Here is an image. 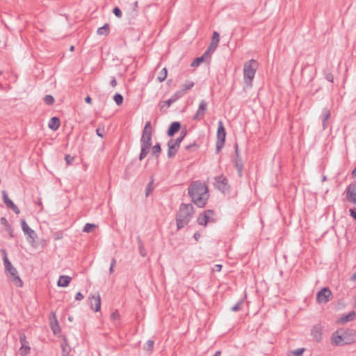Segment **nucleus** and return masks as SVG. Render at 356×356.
<instances>
[{
	"label": "nucleus",
	"mask_w": 356,
	"mask_h": 356,
	"mask_svg": "<svg viewBox=\"0 0 356 356\" xmlns=\"http://www.w3.org/2000/svg\"><path fill=\"white\" fill-rule=\"evenodd\" d=\"M182 92H176L170 99L165 102L159 103L160 109L161 111L166 110L170 105L181 97Z\"/></svg>",
	"instance_id": "obj_13"
},
{
	"label": "nucleus",
	"mask_w": 356,
	"mask_h": 356,
	"mask_svg": "<svg viewBox=\"0 0 356 356\" xmlns=\"http://www.w3.org/2000/svg\"><path fill=\"white\" fill-rule=\"evenodd\" d=\"M152 181L150 183H149L146 187V196H148L150 193L152 191V188H151V185L152 184Z\"/></svg>",
	"instance_id": "obj_49"
},
{
	"label": "nucleus",
	"mask_w": 356,
	"mask_h": 356,
	"mask_svg": "<svg viewBox=\"0 0 356 356\" xmlns=\"http://www.w3.org/2000/svg\"><path fill=\"white\" fill-rule=\"evenodd\" d=\"M311 335L313 337V340L317 343H319L322 340V332L321 327L317 325H314L311 330Z\"/></svg>",
	"instance_id": "obj_19"
},
{
	"label": "nucleus",
	"mask_w": 356,
	"mask_h": 356,
	"mask_svg": "<svg viewBox=\"0 0 356 356\" xmlns=\"http://www.w3.org/2000/svg\"><path fill=\"white\" fill-rule=\"evenodd\" d=\"M193 216V207L191 204H181L176 215L177 229L184 227L190 222Z\"/></svg>",
	"instance_id": "obj_2"
},
{
	"label": "nucleus",
	"mask_w": 356,
	"mask_h": 356,
	"mask_svg": "<svg viewBox=\"0 0 356 356\" xmlns=\"http://www.w3.org/2000/svg\"><path fill=\"white\" fill-rule=\"evenodd\" d=\"M154 341L153 340L149 339L146 342V344L144 346V349L147 351L152 352L154 348Z\"/></svg>",
	"instance_id": "obj_33"
},
{
	"label": "nucleus",
	"mask_w": 356,
	"mask_h": 356,
	"mask_svg": "<svg viewBox=\"0 0 356 356\" xmlns=\"http://www.w3.org/2000/svg\"><path fill=\"white\" fill-rule=\"evenodd\" d=\"M19 341H20L21 343H28V341L26 340V336L24 334H20Z\"/></svg>",
	"instance_id": "obj_53"
},
{
	"label": "nucleus",
	"mask_w": 356,
	"mask_h": 356,
	"mask_svg": "<svg viewBox=\"0 0 356 356\" xmlns=\"http://www.w3.org/2000/svg\"><path fill=\"white\" fill-rule=\"evenodd\" d=\"M138 241L139 253L140 254V255L142 257H144L147 254L146 250L145 249L143 242L141 241V240L140 239L139 237L138 238Z\"/></svg>",
	"instance_id": "obj_30"
},
{
	"label": "nucleus",
	"mask_w": 356,
	"mask_h": 356,
	"mask_svg": "<svg viewBox=\"0 0 356 356\" xmlns=\"http://www.w3.org/2000/svg\"><path fill=\"white\" fill-rule=\"evenodd\" d=\"M232 162L237 170L238 176L241 177L243 170V164L239 154L238 144H235L234 145V156L232 158Z\"/></svg>",
	"instance_id": "obj_7"
},
{
	"label": "nucleus",
	"mask_w": 356,
	"mask_h": 356,
	"mask_svg": "<svg viewBox=\"0 0 356 356\" xmlns=\"http://www.w3.org/2000/svg\"><path fill=\"white\" fill-rule=\"evenodd\" d=\"M181 129V124L179 122H173L170 124L167 134L168 136L172 137L176 133H177L179 129Z\"/></svg>",
	"instance_id": "obj_20"
},
{
	"label": "nucleus",
	"mask_w": 356,
	"mask_h": 356,
	"mask_svg": "<svg viewBox=\"0 0 356 356\" xmlns=\"http://www.w3.org/2000/svg\"><path fill=\"white\" fill-rule=\"evenodd\" d=\"M342 331L343 339L346 345L356 342V330L353 329H346Z\"/></svg>",
	"instance_id": "obj_14"
},
{
	"label": "nucleus",
	"mask_w": 356,
	"mask_h": 356,
	"mask_svg": "<svg viewBox=\"0 0 356 356\" xmlns=\"http://www.w3.org/2000/svg\"><path fill=\"white\" fill-rule=\"evenodd\" d=\"M144 129H152L150 121H147L145 122Z\"/></svg>",
	"instance_id": "obj_57"
},
{
	"label": "nucleus",
	"mask_w": 356,
	"mask_h": 356,
	"mask_svg": "<svg viewBox=\"0 0 356 356\" xmlns=\"http://www.w3.org/2000/svg\"><path fill=\"white\" fill-rule=\"evenodd\" d=\"M48 127L53 131H56L60 127V120L57 117H53L50 119Z\"/></svg>",
	"instance_id": "obj_23"
},
{
	"label": "nucleus",
	"mask_w": 356,
	"mask_h": 356,
	"mask_svg": "<svg viewBox=\"0 0 356 356\" xmlns=\"http://www.w3.org/2000/svg\"><path fill=\"white\" fill-rule=\"evenodd\" d=\"M44 102L47 105L51 106L54 103V98L51 95H47L44 97Z\"/></svg>",
	"instance_id": "obj_32"
},
{
	"label": "nucleus",
	"mask_w": 356,
	"mask_h": 356,
	"mask_svg": "<svg viewBox=\"0 0 356 356\" xmlns=\"http://www.w3.org/2000/svg\"><path fill=\"white\" fill-rule=\"evenodd\" d=\"M181 143V142L180 141V139H177V138L170 139L168 142V158H172L173 156H175V154H177V152L179 150Z\"/></svg>",
	"instance_id": "obj_10"
},
{
	"label": "nucleus",
	"mask_w": 356,
	"mask_h": 356,
	"mask_svg": "<svg viewBox=\"0 0 356 356\" xmlns=\"http://www.w3.org/2000/svg\"><path fill=\"white\" fill-rule=\"evenodd\" d=\"M214 179V186L216 188L222 193H225L226 191L229 190L228 180L224 175H221L217 176Z\"/></svg>",
	"instance_id": "obj_8"
},
{
	"label": "nucleus",
	"mask_w": 356,
	"mask_h": 356,
	"mask_svg": "<svg viewBox=\"0 0 356 356\" xmlns=\"http://www.w3.org/2000/svg\"><path fill=\"white\" fill-rule=\"evenodd\" d=\"M143 134L152 135V129H143Z\"/></svg>",
	"instance_id": "obj_54"
},
{
	"label": "nucleus",
	"mask_w": 356,
	"mask_h": 356,
	"mask_svg": "<svg viewBox=\"0 0 356 356\" xmlns=\"http://www.w3.org/2000/svg\"><path fill=\"white\" fill-rule=\"evenodd\" d=\"M350 216L354 219L356 220V211L353 209H350L349 210Z\"/></svg>",
	"instance_id": "obj_51"
},
{
	"label": "nucleus",
	"mask_w": 356,
	"mask_h": 356,
	"mask_svg": "<svg viewBox=\"0 0 356 356\" xmlns=\"http://www.w3.org/2000/svg\"><path fill=\"white\" fill-rule=\"evenodd\" d=\"M74 158L69 154H66L65 156V160L67 165L70 164L74 161Z\"/></svg>",
	"instance_id": "obj_45"
},
{
	"label": "nucleus",
	"mask_w": 356,
	"mask_h": 356,
	"mask_svg": "<svg viewBox=\"0 0 356 356\" xmlns=\"http://www.w3.org/2000/svg\"><path fill=\"white\" fill-rule=\"evenodd\" d=\"M113 13L118 18H121L122 16V13L118 6L113 9Z\"/></svg>",
	"instance_id": "obj_40"
},
{
	"label": "nucleus",
	"mask_w": 356,
	"mask_h": 356,
	"mask_svg": "<svg viewBox=\"0 0 356 356\" xmlns=\"http://www.w3.org/2000/svg\"><path fill=\"white\" fill-rule=\"evenodd\" d=\"M219 41H220V35L217 31H214L213 33L211 42H215L218 44Z\"/></svg>",
	"instance_id": "obj_39"
},
{
	"label": "nucleus",
	"mask_w": 356,
	"mask_h": 356,
	"mask_svg": "<svg viewBox=\"0 0 356 356\" xmlns=\"http://www.w3.org/2000/svg\"><path fill=\"white\" fill-rule=\"evenodd\" d=\"M21 344H22V346L19 349V353H20L21 355L24 356V355H27L28 353H29L30 346H29V342L23 343Z\"/></svg>",
	"instance_id": "obj_26"
},
{
	"label": "nucleus",
	"mask_w": 356,
	"mask_h": 356,
	"mask_svg": "<svg viewBox=\"0 0 356 356\" xmlns=\"http://www.w3.org/2000/svg\"><path fill=\"white\" fill-rule=\"evenodd\" d=\"M211 54H212V52L209 51V50L207 49L206 51L203 54V55L201 57H203L204 60H206L211 58Z\"/></svg>",
	"instance_id": "obj_46"
},
{
	"label": "nucleus",
	"mask_w": 356,
	"mask_h": 356,
	"mask_svg": "<svg viewBox=\"0 0 356 356\" xmlns=\"http://www.w3.org/2000/svg\"><path fill=\"white\" fill-rule=\"evenodd\" d=\"M203 61H204L203 57L195 58L191 63L192 67H198Z\"/></svg>",
	"instance_id": "obj_36"
},
{
	"label": "nucleus",
	"mask_w": 356,
	"mask_h": 356,
	"mask_svg": "<svg viewBox=\"0 0 356 356\" xmlns=\"http://www.w3.org/2000/svg\"><path fill=\"white\" fill-rule=\"evenodd\" d=\"M222 265L221 264H216L214 266V268H213V271L220 272L222 269Z\"/></svg>",
	"instance_id": "obj_52"
},
{
	"label": "nucleus",
	"mask_w": 356,
	"mask_h": 356,
	"mask_svg": "<svg viewBox=\"0 0 356 356\" xmlns=\"http://www.w3.org/2000/svg\"><path fill=\"white\" fill-rule=\"evenodd\" d=\"M356 313L354 311L349 312L347 314L343 315L338 320V323L344 324L348 321H352L355 318Z\"/></svg>",
	"instance_id": "obj_21"
},
{
	"label": "nucleus",
	"mask_w": 356,
	"mask_h": 356,
	"mask_svg": "<svg viewBox=\"0 0 356 356\" xmlns=\"http://www.w3.org/2000/svg\"><path fill=\"white\" fill-rule=\"evenodd\" d=\"M115 265H116V259L115 258H113L111 259V266L115 267Z\"/></svg>",
	"instance_id": "obj_61"
},
{
	"label": "nucleus",
	"mask_w": 356,
	"mask_h": 356,
	"mask_svg": "<svg viewBox=\"0 0 356 356\" xmlns=\"http://www.w3.org/2000/svg\"><path fill=\"white\" fill-rule=\"evenodd\" d=\"M2 199L4 204L8 208L12 209L16 214H19L20 211L19 208L14 204V202L9 198L8 195L6 191H1Z\"/></svg>",
	"instance_id": "obj_15"
},
{
	"label": "nucleus",
	"mask_w": 356,
	"mask_h": 356,
	"mask_svg": "<svg viewBox=\"0 0 356 356\" xmlns=\"http://www.w3.org/2000/svg\"><path fill=\"white\" fill-rule=\"evenodd\" d=\"M346 199L356 204V183L350 184L346 188Z\"/></svg>",
	"instance_id": "obj_11"
},
{
	"label": "nucleus",
	"mask_w": 356,
	"mask_h": 356,
	"mask_svg": "<svg viewBox=\"0 0 356 356\" xmlns=\"http://www.w3.org/2000/svg\"><path fill=\"white\" fill-rule=\"evenodd\" d=\"M110 85L112 86V87H115L116 85H117V81L115 79V77H113L112 79L110 81Z\"/></svg>",
	"instance_id": "obj_56"
},
{
	"label": "nucleus",
	"mask_w": 356,
	"mask_h": 356,
	"mask_svg": "<svg viewBox=\"0 0 356 356\" xmlns=\"http://www.w3.org/2000/svg\"><path fill=\"white\" fill-rule=\"evenodd\" d=\"M194 86V83L193 81L189 82L188 84H185L182 86L181 90H178L177 92H182L181 97H183L185 92L192 88Z\"/></svg>",
	"instance_id": "obj_29"
},
{
	"label": "nucleus",
	"mask_w": 356,
	"mask_h": 356,
	"mask_svg": "<svg viewBox=\"0 0 356 356\" xmlns=\"http://www.w3.org/2000/svg\"><path fill=\"white\" fill-rule=\"evenodd\" d=\"M88 302L92 309L98 312L101 307V298L99 293L92 295L88 298Z\"/></svg>",
	"instance_id": "obj_17"
},
{
	"label": "nucleus",
	"mask_w": 356,
	"mask_h": 356,
	"mask_svg": "<svg viewBox=\"0 0 356 356\" xmlns=\"http://www.w3.org/2000/svg\"><path fill=\"white\" fill-rule=\"evenodd\" d=\"M330 117V111L325 108L322 111V118L323 121H327Z\"/></svg>",
	"instance_id": "obj_38"
},
{
	"label": "nucleus",
	"mask_w": 356,
	"mask_h": 356,
	"mask_svg": "<svg viewBox=\"0 0 356 356\" xmlns=\"http://www.w3.org/2000/svg\"><path fill=\"white\" fill-rule=\"evenodd\" d=\"M140 142V153L139 154V160L142 161L149 152L152 146V135L142 134Z\"/></svg>",
	"instance_id": "obj_5"
},
{
	"label": "nucleus",
	"mask_w": 356,
	"mask_h": 356,
	"mask_svg": "<svg viewBox=\"0 0 356 356\" xmlns=\"http://www.w3.org/2000/svg\"><path fill=\"white\" fill-rule=\"evenodd\" d=\"M221 355V351L220 350H218L215 353V354L213 355V356H220Z\"/></svg>",
	"instance_id": "obj_63"
},
{
	"label": "nucleus",
	"mask_w": 356,
	"mask_h": 356,
	"mask_svg": "<svg viewBox=\"0 0 356 356\" xmlns=\"http://www.w3.org/2000/svg\"><path fill=\"white\" fill-rule=\"evenodd\" d=\"M200 237V234L198 233V232H195L193 235V238H195V241H198L199 238Z\"/></svg>",
	"instance_id": "obj_59"
},
{
	"label": "nucleus",
	"mask_w": 356,
	"mask_h": 356,
	"mask_svg": "<svg viewBox=\"0 0 356 356\" xmlns=\"http://www.w3.org/2000/svg\"><path fill=\"white\" fill-rule=\"evenodd\" d=\"M331 295V291L327 287H324L317 293L316 300L318 302L326 303Z\"/></svg>",
	"instance_id": "obj_12"
},
{
	"label": "nucleus",
	"mask_w": 356,
	"mask_h": 356,
	"mask_svg": "<svg viewBox=\"0 0 356 356\" xmlns=\"http://www.w3.org/2000/svg\"><path fill=\"white\" fill-rule=\"evenodd\" d=\"M208 103L204 100H201L197 111L193 116V120H201L204 117L205 113L207 110Z\"/></svg>",
	"instance_id": "obj_16"
},
{
	"label": "nucleus",
	"mask_w": 356,
	"mask_h": 356,
	"mask_svg": "<svg viewBox=\"0 0 356 356\" xmlns=\"http://www.w3.org/2000/svg\"><path fill=\"white\" fill-rule=\"evenodd\" d=\"M188 193L193 202L198 207H204L209 199L208 188L200 181H193L188 188Z\"/></svg>",
	"instance_id": "obj_1"
},
{
	"label": "nucleus",
	"mask_w": 356,
	"mask_h": 356,
	"mask_svg": "<svg viewBox=\"0 0 356 356\" xmlns=\"http://www.w3.org/2000/svg\"><path fill=\"white\" fill-rule=\"evenodd\" d=\"M96 227V225L91 223H86L83 228V232L89 233L92 231V229Z\"/></svg>",
	"instance_id": "obj_35"
},
{
	"label": "nucleus",
	"mask_w": 356,
	"mask_h": 356,
	"mask_svg": "<svg viewBox=\"0 0 356 356\" xmlns=\"http://www.w3.org/2000/svg\"><path fill=\"white\" fill-rule=\"evenodd\" d=\"M218 44L211 42L207 49L209 50V51H211L213 53L216 50V49L218 47Z\"/></svg>",
	"instance_id": "obj_43"
},
{
	"label": "nucleus",
	"mask_w": 356,
	"mask_h": 356,
	"mask_svg": "<svg viewBox=\"0 0 356 356\" xmlns=\"http://www.w3.org/2000/svg\"><path fill=\"white\" fill-rule=\"evenodd\" d=\"M96 134L98 136L101 137V138H103L104 136V134H105V129H104V127H98L97 129H96Z\"/></svg>",
	"instance_id": "obj_41"
},
{
	"label": "nucleus",
	"mask_w": 356,
	"mask_h": 356,
	"mask_svg": "<svg viewBox=\"0 0 356 356\" xmlns=\"http://www.w3.org/2000/svg\"><path fill=\"white\" fill-rule=\"evenodd\" d=\"M85 102L87 103V104H91L92 103V99L90 96H87L86 98H85Z\"/></svg>",
	"instance_id": "obj_60"
},
{
	"label": "nucleus",
	"mask_w": 356,
	"mask_h": 356,
	"mask_svg": "<svg viewBox=\"0 0 356 356\" xmlns=\"http://www.w3.org/2000/svg\"><path fill=\"white\" fill-rule=\"evenodd\" d=\"M350 280L352 281H356V272L351 276Z\"/></svg>",
	"instance_id": "obj_62"
},
{
	"label": "nucleus",
	"mask_w": 356,
	"mask_h": 356,
	"mask_svg": "<svg viewBox=\"0 0 356 356\" xmlns=\"http://www.w3.org/2000/svg\"><path fill=\"white\" fill-rule=\"evenodd\" d=\"M119 318H120V314L118 311H115V312H112V314H111V319L113 321L118 320Z\"/></svg>",
	"instance_id": "obj_44"
},
{
	"label": "nucleus",
	"mask_w": 356,
	"mask_h": 356,
	"mask_svg": "<svg viewBox=\"0 0 356 356\" xmlns=\"http://www.w3.org/2000/svg\"><path fill=\"white\" fill-rule=\"evenodd\" d=\"M84 298V296L81 293L78 292L75 296V299L76 300H81Z\"/></svg>",
	"instance_id": "obj_50"
},
{
	"label": "nucleus",
	"mask_w": 356,
	"mask_h": 356,
	"mask_svg": "<svg viewBox=\"0 0 356 356\" xmlns=\"http://www.w3.org/2000/svg\"><path fill=\"white\" fill-rule=\"evenodd\" d=\"M209 222L208 220V216L207 215L200 214L197 218V222L200 225H207V224Z\"/></svg>",
	"instance_id": "obj_27"
},
{
	"label": "nucleus",
	"mask_w": 356,
	"mask_h": 356,
	"mask_svg": "<svg viewBox=\"0 0 356 356\" xmlns=\"http://www.w3.org/2000/svg\"><path fill=\"white\" fill-rule=\"evenodd\" d=\"M21 225L24 233L28 236V241L33 244L37 238L35 232L29 227L24 219L21 220Z\"/></svg>",
	"instance_id": "obj_9"
},
{
	"label": "nucleus",
	"mask_w": 356,
	"mask_h": 356,
	"mask_svg": "<svg viewBox=\"0 0 356 356\" xmlns=\"http://www.w3.org/2000/svg\"><path fill=\"white\" fill-rule=\"evenodd\" d=\"M339 331H337L336 332H334L332 334V344L335 345V346H343V345H346L345 343V341L343 339V331L342 330L340 331L341 334H339Z\"/></svg>",
	"instance_id": "obj_18"
},
{
	"label": "nucleus",
	"mask_w": 356,
	"mask_h": 356,
	"mask_svg": "<svg viewBox=\"0 0 356 356\" xmlns=\"http://www.w3.org/2000/svg\"><path fill=\"white\" fill-rule=\"evenodd\" d=\"M72 278L68 275H60L58 280L57 284L58 286L66 287L69 285Z\"/></svg>",
	"instance_id": "obj_22"
},
{
	"label": "nucleus",
	"mask_w": 356,
	"mask_h": 356,
	"mask_svg": "<svg viewBox=\"0 0 356 356\" xmlns=\"http://www.w3.org/2000/svg\"><path fill=\"white\" fill-rule=\"evenodd\" d=\"M226 138V131L222 120L218 122V129L216 134V152L218 153L224 147Z\"/></svg>",
	"instance_id": "obj_6"
},
{
	"label": "nucleus",
	"mask_w": 356,
	"mask_h": 356,
	"mask_svg": "<svg viewBox=\"0 0 356 356\" xmlns=\"http://www.w3.org/2000/svg\"><path fill=\"white\" fill-rule=\"evenodd\" d=\"M186 134H187L186 129L181 130V131L180 133V136L178 138H177V139H180V141L182 142V140H184V138L186 136Z\"/></svg>",
	"instance_id": "obj_48"
},
{
	"label": "nucleus",
	"mask_w": 356,
	"mask_h": 356,
	"mask_svg": "<svg viewBox=\"0 0 356 356\" xmlns=\"http://www.w3.org/2000/svg\"><path fill=\"white\" fill-rule=\"evenodd\" d=\"M110 32L108 24H105L103 26L97 29V33L100 35H108Z\"/></svg>",
	"instance_id": "obj_24"
},
{
	"label": "nucleus",
	"mask_w": 356,
	"mask_h": 356,
	"mask_svg": "<svg viewBox=\"0 0 356 356\" xmlns=\"http://www.w3.org/2000/svg\"><path fill=\"white\" fill-rule=\"evenodd\" d=\"M305 351V348H298L291 352L289 356H302Z\"/></svg>",
	"instance_id": "obj_37"
},
{
	"label": "nucleus",
	"mask_w": 356,
	"mask_h": 356,
	"mask_svg": "<svg viewBox=\"0 0 356 356\" xmlns=\"http://www.w3.org/2000/svg\"><path fill=\"white\" fill-rule=\"evenodd\" d=\"M0 222L1 224L3 225H6L8 223V221L6 220V218L5 217H2L1 219H0Z\"/></svg>",
	"instance_id": "obj_58"
},
{
	"label": "nucleus",
	"mask_w": 356,
	"mask_h": 356,
	"mask_svg": "<svg viewBox=\"0 0 356 356\" xmlns=\"http://www.w3.org/2000/svg\"><path fill=\"white\" fill-rule=\"evenodd\" d=\"M326 79H327V81H329L330 82H332H332H333V79H334V78H333V75H332V74H330V73L327 74L326 75Z\"/></svg>",
	"instance_id": "obj_55"
},
{
	"label": "nucleus",
	"mask_w": 356,
	"mask_h": 356,
	"mask_svg": "<svg viewBox=\"0 0 356 356\" xmlns=\"http://www.w3.org/2000/svg\"><path fill=\"white\" fill-rule=\"evenodd\" d=\"M197 147H198V145H197V143H193L192 144L186 145L185 148H186V150H189V151L193 150H193L197 149Z\"/></svg>",
	"instance_id": "obj_42"
},
{
	"label": "nucleus",
	"mask_w": 356,
	"mask_h": 356,
	"mask_svg": "<svg viewBox=\"0 0 356 356\" xmlns=\"http://www.w3.org/2000/svg\"><path fill=\"white\" fill-rule=\"evenodd\" d=\"M204 215H207L208 216V220L210 221L211 220V218H212V216H213L214 213L212 210H207L204 211Z\"/></svg>",
	"instance_id": "obj_47"
},
{
	"label": "nucleus",
	"mask_w": 356,
	"mask_h": 356,
	"mask_svg": "<svg viewBox=\"0 0 356 356\" xmlns=\"http://www.w3.org/2000/svg\"><path fill=\"white\" fill-rule=\"evenodd\" d=\"M243 303V300L241 299L233 307H232L231 310L232 312H238V311L241 310Z\"/></svg>",
	"instance_id": "obj_34"
},
{
	"label": "nucleus",
	"mask_w": 356,
	"mask_h": 356,
	"mask_svg": "<svg viewBox=\"0 0 356 356\" xmlns=\"http://www.w3.org/2000/svg\"><path fill=\"white\" fill-rule=\"evenodd\" d=\"M257 68L258 63L254 59H251L245 63L243 67V79L248 86L252 87V81Z\"/></svg>",
	"instance_id": "obj_4"
},
{
	"label": "nucleus",
	"mask_w": 356,
	"mask_h": 356,
	"mask_svg": "<svg viewBox=\"0 0 356 356\" xmlns=\"http://www.w3.org/2000/svg\"><path fill=\"white\" fill-rule=\"evenodd\" d=\"M113 99L118 106H120L123 103V96L120 93H116Z\"/></svg>",
	"instance_id": "obj_31"
},
{
	"label": "nucleus",
	"mask_w": 356,
	"mask_h": 356,
	"mask_svg": "<svg viewBox=\"0 0 356 356\" xmlns=\"http://www.w3.org/2000/svg\"><path fill=\"white\" fill-rule=\"evenodd\" d=\"M167 69L165 67L163 68L161 71L159 72L157 79L159 82H163L165 80L167 77Z\"/></svg>",
	"instance_id": "obj_28"
},
{
	"label": "nucleus",
	"mask_w": 356,
	"mask_h": 356,
	"mask_svg": "<svg viewBox=\"0 0 356 356\" xmlns=\"http://www.w3.org/2000/svg\"><path fill=\"white\" fill-rule=\"evenodd\" d=\"M352 176L353 177H356V167L352 171Z\"/></svg>",
	"instance_id": "obj_64"
},
{
	"label": "nucleus",
	"mask_w": 356,
	"mask_h": 356,
	"mask_svg": "<svg viewBox=\"0 0 356 356\" xmlns=\"http://www.w3.org/2000/svg\"><path fill=\"white\" fill-rule=\"evenodd\" d=\"M161 152V147L160 143H157L152 147V155L155 156L156 159L159 158Z\"/></svg>",
	"instance_id": "obj_25"
},
{
	"label": "nucleus",
	"mask_w": 356,
	"mask_h": 356,
	"mask_svg": "<svg viewBox=\"0 0 356 356\" xmlns=\"http://www.w3.org/2000/svg\"><path fill=\"white\" fill-rule=\"evenodd\" d=\"M1 252L3 256V264L5 266V270L10 274L12 279V282L17 287H22L23 286V282L19 277L17 269L12 265L9 261L7 255V252L5 249H1Z\"/></svg>",
	"instance_id": "obj_3"
}]
</instances>
